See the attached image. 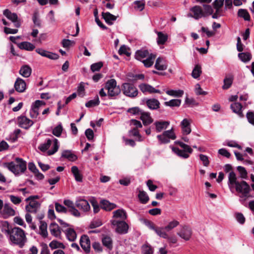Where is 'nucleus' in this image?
Segmentation results:
<instances>
[{"instance_id":"obj_1","label":"nucleus","mask_w":254,"mask_h":254,"mask_svg":"<svg viewBox=\"0 0 254 254\" xmlns=\"http://www.w3.org/2000/svg\"><path fill=\"white\" fill-rule=\"evenodd\" d=\"M4 233L9 235V240L12 244L22 248L27 241L26 234L23 230L19 227H14L11 230H3Z\"/></svg>"},{"instance_id":"obj_2","label":"nucleus","mask_w":254,"mask_h":254,"mask_svg":"<svg viewBox=\"0 0 254 254\" xmlns=\"http://www.w3.org/2000/svg\"><path fill=\"white\" fill-rule=\"evenodd\" d=\"M229 184L231 186H235L236 191L242 193L243 197L248 196L250 187L245 181L239 182L237 181L236 176H229Z\"/></svg>"},{"instance_id":"obj_3","label":"nucleus","mask_w":254,"mask_h":254,"mask_svg":"<svg viewBox=\"0 0 254 254\" xmlns=\"http://www.w3.org/2000/svg\"><path fill=\"white\" fill-rule=\"evenodd\" d=\"M10 171L15 175H18L19 173H23L26 169V162L22 158H16L14 161L4 164Z\"/></svg>"},{"instance_id":"obj_4","label":"nucleus","mask_w":254,"mask_h":254,"mask_svg":"<svg viewBox=\"0 0 254 254\" xmlns=\"http://www.w3.org/2000/svg\"><path fill=\"white\" fill-rule=\"evenodd\" d=\"M105 89L108 90V97L109 99H115L121 91L119 86H117V82L115 79L108 80L105 83Z\"/></svg>"},{"instance_id":"obj_5","label":"nucleus","mask_w":254,"mask_h":254,"mask_svg":"<svg viewBox=\"0 0 254 254\" xmlns=\"http://www.w3.org/2000/svg\"><path fill=\"white\" fill-rule=\"evenodd\" d=\"M176 144L179 145L180 147L183 148V150L180 149L176 147H173L172 151L176 153L179 157L188 158L189 157V154L192 152V148L188 145L185 144L182 141H176L175 142Z\"/></svg>"},{"instance_id":"obj_6","label":"nucleus","mask_w":254,"mask_h":254,"mask_svg":"<svg viewBox=\"0 0 254 254\" xmlns=\"http://www.w3.org/2000/svg\"><path fill=\"white\" fill-rule=\"evenodd\" d=\"M122 89L125 96L131 98L136 97L139 93L135 85L128 82L123 83L122 85Z\"/></svg>"},{"instance_id":"obj_7","label":"nucleus","mask_w":254,"mask_h":254,"mask_svg":"<svg viewBox=\"0 0 254 254\" xmlns=\"http://www.w3.org/2000/svg\"><path fill=\"white\" fill-rule=\"evenodd\" d=\"M111 224L116 226V232L120 234H125L127 233L128 224L124 221L111 220Z\"/></svg>"},{"instance_id":"obj_8","label":"nucleus","mask_w":254,"mask_h":254,"mask_svg":"<svg viewBox=\"0 0 254 254\" xmlns=\"http://www.w3.org/2000/svg\"><path fill=\"white\" fill-rule=\"evenodd\" d=\"M190 12L188 14V16L198 20L201 17H204L203 15V9L199 5H195L190 9Z\"/></svg>"},{"instance_id":"obj_9","label":"nucleus","mask_w":254,"mask_h":254,"mask_svg":"<svg viewBox=\"0 0 254 254\" xmlns=\"http://www.w3.org/2000/svg\"><path fill=\"white\" fill-rule=\"evenodd\" d=\"M80 245L82 249L86 253H89L90 251V240L86 235H83L80 239Z\"/></svg>"},{"instance_id":"obj_10","label":"nucleus","mask_w":254,"mask_h":254,"mask_svg":"<svg viewBox=\"0 0 254 254\" xmlns=\"http://www.w3.org/2000/svg\"><path fill=\"white\" fill-rule=\"evenodd\" d=\"M177 235L185 240L189 241L192 235V231L189 226H184Z\"/></svg>"},{"instance_id":"obj_11","label":"nucleus","mask_w":254,"mask_h":254,"mask_svg":"<svg viewBox=\"0 0 254 254\" xmlns=\"http://www.w3.org/2000/svg\"><path fill=\"white\" fill-rule=\"evenodd\" d=\"M18 125L20 127L28 129L34 124L33 122L25 116H20L17 118Z\"/></svg>"},{"instance_id":"obj_12","label":"nucleus","mask_w":254,"mask_h":254,"mask_svg":"<svg viewBox=\"0 0 254 254\" xmlns=\"http://www.w3.org/2000/svg\"><path fill=\"white\" fill-rule=\"evenodd\" d=\"M29 204L25 206L26 210L29 213H36L40 207V203L37 200H28Z\"/></svg>"},{"instance_id":"obj_13","label":"nucleus","mask_w":254,"mask_h":254,"mask_svg":"<svg viewBox=\"0 0 254 254\" xmlns=\"http://www.w3.org/2000/svg\"><path fill=\"white\" fill-rule=\"evenodd\" d=\"M138 87L140 91L144 94H146V93H160L161 91L159 90H157L155 89L151 85L148 84L147 83H141L138 85Z\"/></svg>"},{"instance_id":"obj_14","label":"nucleus","mask_w":254,"mask_h":254,"mask_svg":"<svg viewBox=\"0 0 254 254\" xmlns=\"http://www.w3.org/2000/svg\"><path fill=\"white\" fill-rule=\"evenodd\" d=\"M146 106L150 110H156L160 108V103L159 101L155 98L145 99Z\"/></svg>"},{"instance_id":"obj_15","label":"nucleus","mask_w":254,"mask_h":254,"mask_svg":"<svg viewBox=\"0 0 254 254\" xmlns=\"http://www.w3.org/2000/svg\"><path fill=\"white\" fill-rule=\"evenodd\" d=\"M49 230L51 235L56 238L61 239V229L55 222L51 223Z\"/></svg>"},{"instance_id":"obj_16","label":"nucleus","mask_w":254,"mask_h":254,"mask_svg":"<svg viewBox=\"0 0 254 254\" xmlns=\"http://www.w3.org/2000/svg\"><path fill=\"white\" fill-rule=\"evenodd\" d=\"M15 214V210L8 204L5 203L4 205L3 209L1 212L3 218L6 219L10 216H14Z\"/></svg>"},{"instance_id":"obj_17","label":"nucleus","mask_w":254,"mask_h":254,"mask_svg":"<svg viewBox=\"0 0 254 254\" xmlns=\"http://www.w3.org/2000/svg\"><path fill=\"white\" fill-rule=\"evenodd\" d=\"M26 84L25 81L19 77L16 79L14 83L15 90L18 92H23L26 89Z\"/></svg>"},{"instance_id":"obj_18","label":"nucleus","mask_w":254,"mask_h":254,"mask_svg":"<svg viewBox=\"0 0 254 254\" xmlns=\"http://www.w3.org/2000/svg\"><path fill=\"white\" fill-rule=\"evenodd\" d=\"M76 206L79 209L82 210L84 212L88 211L90 209L88 202L83 199L77 200L75 202Z\"/></svg>"},{"instance_id":"obj_19","label":"nucleus","mask_w":254,"mask_h":254,"mask_svg":"<svg viewBox=\"0 0 254 254\" xmlns=\"http://www.w3.org/2000/svg\"><path fill=\"white\" fill-rule=\"evenodd\" d=\"M140 119L142 121L143 124L145 126L151 124L153 122V119L150 116V114L144 111L141 113Z\"/></svg>"},{"instance_id":"obj_20","label":"nucleus","mask_w":254,"mask_h":254,"mask_svg":"<svg viewBox=\"0 0 254 254\" xmlns=\"http://www.w3.org/2000/svg\"><path fill=\"white\" fill-rule=\"evenodd\" d=\"M242 105L238 102H235L231 105V109L233 112L237 114L241 118L244 117L242 111Z\"/></svg>"},{"instance_id":"obj_21","label":"nucleus","mask_w":254,"mask_h":254,"mask_svg":"<svg viewBox=\"0 0 254 254\" xmlns=\"http://www.w3.org/2000/svg\"><path fill=\"white\" fill-rule=\"evenodd\" d=\"M181 126L184 134H189L191 132L190 123L188 119H184L181 123Z\"/></svg>"},{"instance_id":"obj_22","label":"nucleus","mask_w":254,"mask_h":254,"mask_svg":"<svg viewBox=\"0 0 254 254\" xmlns=\"http://www.w3.org/2000/svg\"><path fill=\"white\" fill-rule=\"evenodd\" d=\"M102 16L105 22L110 25H112L113 24L112 21L116 20L117 18V16L114 15L109 12H103L102 13Z\"/></svg>"},{"instance_id":"obj_23","label":"nucleus","mask_w":254,"mask_h":254,"mask_svg":"<svg viewBox=\"0 0 254 254\" xmlns=\"http://www.w3.org/2000/svg\"><path fill=\"white\" fill-rule=\"evenodd\" d=\"M61 157L62 158L67 159L70 161H74L77 159L76 155L72 153L71 150H65L63 151Z\"/></svg>"},{"instance_id":"obj_24","label":"nucleus","mask_w":254,"mask_h":254,"mask_svg":"<svg viewBox=\"0 0 254 254\" xmlns=\"http://www.w3.org/2000/svg\"><path fill=\"white\" fill-rule=\"evenodd\" d=\"M117 205L108 200H103L101 201V208L106 211H111L116 208Z\"/></svg>"},{"instance_id":"obj_25","label":"nucleus","mask_w":254,"mask_h":254,"mask_svg":"<svg viewBox=\"0 0 254 254\" xmlns=\"http://www.w3.org/2000/svg\"><path fill=\"white\" fill-rule=\"evenodd\" d=\"M32 72L31 68L28 65L22 66L19 70V73L24 77H28L30 76Z\"/></svg>"},{"instance_id":"obj_26","label":"nucleus","mask_w":254,"mask_h":254,"mask_svg":"<svg viewBox=\"0 0 254 254\" xmlns=\"http://www.w3.org/2000/svg\"><path fill=\"white\" fill-rule=\"evenodd\" d=\"M156 33L158 36V37L157 38V42L158 45H164L168 40V35L167 34H164L162 32H156Z\"/></svg>"},{"instance_id":"obj_27","label":"nucleus","mask_w":254,"mask_h":254,"mask_svg":"<svg viewBox=\"0 0 254 254\" xmlns=\"http://www.w3.org/2000/svg\"><path fill=\"white\" fill-rule=\"evenodd\" d=\"M170 123L168 121H156L154 125L157 132H161L162 130L167 128Z\"/></svg>"},{"instance_id":"obj_28","label":"nucleus","mask_w":254,"mask_h":254,"mask_svg":"<svg viewBox=\"0 0 254 254\" xmlns=\"http://www.w3.org/2000/svg\"><path fill=\"white\" fill-rule=\"evenodd\" d=\"M149 53L147 50H137L135 55V59L137 60L141 61V59L149 56Z\"/></svg>"},{"instance_id":"obj_29","label":"nucleus","mask_w":254,"mask_h":254,"mask_svg":"<svg viewBox=\"0 0 254 254\" xmlns=\"http://www.w3.org/2000/svg\"><path fill=\"white\" fill-rule=\"evenodd\" d=\"M67 239L71 242H73L76 238V233L73 229L68 228L65 231Z\"/></svg>"},{"instance_id":"obj_30","label":"nucleus","mask_w":254,"mask_h":254,"mask_svg":"<svg viewBox=\"0 0 254 254\" xmlns=\"http://www.w3.org/2000/svg\"><path fill=\"white\" fill-rule=\"evenodd\" d=\"M103 245L110 250L113 249V241L112 238L108 236H105L102 239Z\"/></svg>"},{"instance_id":"obj_31","label":"nucleus","mask_w":254,"mask_h":254,"mask_svg":"<svg viewBox=\"0 0 254 254\" xmlns=\"http://www.w3.org/2000/svg\"><path fill=\"white\" fill-rule=\"evenodd\" d=\"M3 14L8 19L11 20L12 22H15L17 21L18 16L16 13H12L9 9H6L3 11Z\"/></svg>"},{"instance_id":"obj_32","label":"nucleus","mask_w":254,"mask_h":254,"mask_svg":"<svg viewBox=\"0 0 254 254\" xmlns=\"http://www.w3.org/2000/svg\"><path fill=\"white\" fill-rule=\"evenodd\" d=\"M40 225L39 229L40 231V234L44 238L48 237V234L47 232V224L46 222L43 221H40Z\"/></svg>"},{"instance_id":"obj_33","label":"nucleus","mask_w":254,"mask_h":254,"mask_svg":"<svg viewBox=\"0 0 254 254\" xmlns=\"http://www.w3.org/2000/svg\"><path fill=\"white\" fill-rule=\"evenodd\" d=\"M19 48L20 49L25 50L29 51H33L35 47V46L28 42H22L18 45Z\"/></svg>"},{"instance_id":"obj_34","label":"nucleus","mask_w":254,"mask_h":254,"mask_svg":"<svg viewBox=\"0 0 254 254\" xmlns=\"http://www.w3.org/2000/svg\"><path fill=\"white\" fill-rule=\"evenodd\" d=\"M156 57V55L153 54H151L148 57L143 61H142V63H143L144 66L146 67H149L151 66L153 63Z\"/></svg>"},{"instance_id":"obj_35","label":"nucleus","mask_w":254,"mask_h":254,"mask_svg":"<svg viewBox=\"0 0 254 254\" xmlns=\"http://www.w3.org/2000/svg\"><path fill=\"white\" fill-rule=\"evenodd\" d=\"M138 197L140 202L142 204H146L149 201V198L146 192L143 190H140Z\"/></svg>"},{"instance_id":"obj_36","label":"nucleus","mask_w":254,"mask_h":254,"mask_svg":"<svg viewBox=\"0 0 254 254\" xmlns=\"http://www.w3.org/2000/svg\"><path fill=\"white\" fill-rule=\"evenodd\" d=\"M163 58L159 57L157 59L155 64V68L159 70H164L167 69V66L165 64H162Z\"/></svg>"},{"instance_id":"obj_37","label":"nucleus","mask_w":254,"mask_h":254,"mask_svg":"<svg viewBox=\"0 0 254 254\" xmlns=\"http://www.w3.org/2000/svg\"><path fill=\"white\" fill-rule=\"evenodd\" d=\"M233 81V76L230 75L229 77H226L224 79V85L222 88L224 90L229 89L232 85Z\"/></svg>"},{"instance_id":"obj_38","label":"nucleus","mask_w":254,"mask_h":254,"mask_svg":"<svg viewBox=\"0 0 254 254\" xmlns=\"http://www.w3.org/2000/svg\"><path fill=\"white\" fill-rule=\"evenodd\" d=\"M181 104L180 99H172L169 101L165 102L164 105L171 107H179Z\"/></svg>"},{"instance_id":"obj_39","label":"nucleus","mask_w":254,"mask_h":254,"mask_svg":"<svg viewBox=\"0 0 254 254\" xmlns=\"http://www.w3.org/2000/svg\"><path fill=\"white\" fill-rule=\"evenodd\" d=\"M239 17L243 18L245 20L249 21L250 20V15L246 9H240L238 11Z\"/></svg>"},{"instance_id":"obj_40","label":"nucleus","mask_w":254,"mask_h":254,"mask_svg":"<svg viewBox=\"0 0 254 254\" xmlns=\"http://www.w3.org/2000/svg\"><path fill=\"white\" fill-rule=\"evenodd\" d=\"M238 57L243 62L246 63L252 59V55L250 53H241L238 54Z\"/></svg>"},{"instance_id":"obj_41","label":"nucleus","mask_w":254,"mask_h":254,"mask_svg":"<svg viewBox=\"0 0 254 254\" xmlns=\"http://www.w3.org/2000/svg\"><path fill=\"white\" fill-rule=\"evenodd\" d=\"M163 230H165L164 227H158L156 226L153 231H154L155 233L160 237L164 239H167L168 234L164 231H163Z\"/></svg>"},{"instance_id":"obj_42","label":"nucleus","mask_w":254,"mask_h":254,"mask_svg":"<svg viewBox=\"0 0 254 254\" xmlns=\"http://www.w3.org/2000/svg\"><path fill=\"white\" fill-rule=\"evenodd\" d=\"M49 247L52 249L57 248L65 249V246L63 243L58 242L57 240L52 241L49 244Z\"/></svg>"},{"instance_id":"obj_43","label":"nucleus","mask_w":254,"mask_h":254,"mask_svg":"<svg viewBox=\"0 0 254 254\" xmlns=\"http://www.w3.org/2000/svg\"><path fill=\"white\" fill-rule=\"evenodd\" d=\"M100 104V101L98 95H97L94 100H91L85 104V106L87 108H91L98 106Z\"/></svg>"},{"instance_id":"obj_44","label":"nucleus","mask_w":254,"mask_h":254,"mask_svg":"<svg viewBox=\"0 0 254 254\" xmlns=\"http://www.w3.org/2000/svg\"><path fill=\"white\" fill-rule=\"evenodd\" d=\"M113 217L115 218H121L123 219H126L127 218L126 213L123 209H118L114 212Z\"/></svg>"},{"instance_id":"obj_45","label":"nucleus","mask_w":254,"mask_h":254,"mask_svg":"<svg viewBox=\"0 0 254 254\" xmlns=\"http://www.w3.org/2000/svg\"><path fill=\"white\" fill-rule=\"evenodd\" d=\"M201 73V67L200 65L197 64L195 66L194 68L193 69L191 75L194 78H197L199 77L200 74Z\"/></svg>"},{"instance_id":"obj_46","label":"nucleus","mask_w":254,"mask_h":254,"mask_svg":"<svg viewBox=\"0 0 254 254\" xmlns=\"http://www.w3.org/2000/svg\"><path fill=\"white\" fill-rule=\"evenodd\" d=\"M204 10H203V17H205L208 15H211L213 13V9L211 6L207 4H203Z\"/></svg>"},{"instance_id":"obj_47","label":"nucleus","mask_w":254,"mask_h":254,"mask_svg":"<svg viewBox=\"0 0 254 254\" xmlns=\"http://www.w3.org/2000/svg\"><path fill=\"white\" fill-rule=\"evenodd\" d=\"M51 144V140L48 139L46 142L42 143L39 146L38 149L42 152H45L49 149Z\"/></svg>"},{"instance_id":"obj_48","label":"nucleus","mask_w":254,"mask_h":254,"mask_svg":"<svg viewBox=\"0 0 254 254\" xmlns=\"http://www.w3.org/2000/svg\"><path fill=\"white\" fill-rule=\"evenodd\" d=\"M180 223L179 221L176 220H174L171 221L169 224L164 227V229L167 231H170L174 228L177 227L179 225Z\"/></svg>"},{"instance_id":"obj_49","label":"nucleus","mask_w":254,"mask_h":254,"mask_svg":"<svg viewBox=\"0 0 254 254\" xmlns=\"http://www.w3.org/2000/svg\"><path fill=\"white\" fill-rule=\"evenodd\" d=\"M129 48H127L125 45H122L120 48L118 53L120 55H125L127 57H129L131 54V53L129 52Z\"/></svg>"},{"instance_id":"obj_50","label":"nucleus","mask_w":254,"mask_h":254,"mask_svg":"<svg viewBox=\"0 0 254 254\" xmlns=\"http://www.w3.org/2000/svg\"><path fill=\"white\" fill-rule=\"evenodd\" d=\"M32 20L35 26L39 28L41 27V20L39 18L38 12L35 11L34 12L32 16Z\"/></svg>"},{"instance_id":"obj_51","label":"nucleus","mask_w":254,"mask_h":254,"mask_svg":"<svg viewBox=\"0 0 254 254\" xmlns=\"http://www.w3.org/2000/svg\"><path fill=\"white\" fill-rule=\"evenodd\" d=\"M127 112L133 115H141V113H143V111L141 110L138 107H134L129 108Z\"/></svg>"},{"instance_id":"obj_52","label":"nucleus","mask_w":254,"mask_h":254,"mask_svg":"<svg viewBox=\"0 0 254 254\" xmlns=\"http://www.w3.org/2000/svg\"><path fill=\"white\" fill-rule=\"evenodd\" d=\"M134 4V8L142 11L145 7V2L144 0H136L133 2Z\"/></svg>"},{"instance_id":"obj_53","label":"nucleus","mask_w":254,"mask_h":254,"mask_svg":"<svg viewBox=\"0 0 254 254\" xmlns=\"http://www.w3.org/2000/svg\"><path fill=\"white\" fill-rule=\"evenodd\" d=\"M166 93L170 96H175V97H181L184 94V91L183 90H170L166 91Z\"/></svg>"},{"instance_id":"obj_54","label":"nucleus","mask_w":254,"mask_h":254,"mask_svg":"<svg viewBox=\"0 0 254 254\" xmlns=\"http://www.w3.org/2000/svg\"><path fill=\"white\" fill-rule=\"evenodd\" d=\"M103 66V63L102 62H99L91 64L90 69L92 72L98 71Z\"/></svg>"},{"instance_id":"obj_55","label":"nucleus","mask_w":254,"mask_h":254,"mask_svg":"<svg viewBox=\"0 0 254 254\" xmlns=\"http://www.w3.org/2000/svg\"><path fill=\"white\" fill-rule=\"evenodd\" d=\"M162 134L170 139H171L174 140L176 138V136L173 128L170 130L164 131Z\"/></svg>"},{"instance_id":"obj_56","label":"nucleus","mask_w":254,"mask_h":254,"mask_svg":"<svg viewBox=\"0 0 254 254\" xmlns=\"http://www.w3.org/2000/svg\"><path fill=\"white\" fill-rule=\"evenodd\" d=\"M159 144H167L170 142V140L167 137L165 136L164 134H159L157 136Z\"/></svg>"},{"instance_id":"obj_57","label":"nucleus","mask_w":254,"mask_h":254,"mask_svg":"<svg viewBox=\"0 0 254 254\" xmlns=\"http://www.w3.org/2000/svg\"><path fill=\"white\" fill-rule=\"evenodd\" d=\"M28 168L31 172L34 174V175H43L42 173H39V170L33 162H30L28 163Z\"/></svg>"},{"instance_id":"obj_58","label":"nucleus","mask_w":254,"mask_h":254,"mask_svg":"<svg viewBox=\"0 0 254 254\" xmlns=\"http://www.w3.org/2000/svg\"><path fill=\"white\" fill-rule=\"evenodd\" d=\"M59 149V144H58V140L57 139L55 138L54 140V145L53 147L52 150H49L48 151V155H52L55 154Z\"/></svg>"},{"instance_id":"obj_59","label":"nucleus","mask_w":254,"mask_h":254,"mask_svg":"<svg viewBox=\"0 0 254 254\" xmlns=\"http://www.w3.org/2000/svg\"><path fill=\"white\" fill-rule=\"evenodd\" d=\"M63 129V128L62 125L60 124L53 129L52 133L54 135L57 137H60L62 134Z\"/></svg>"},{"instance_id":"obj_60","label":"nucleus","mask_w":254,"mask_h":254,"mask_svg":"<svg viewBox=\"0 0 254 254\" xmlns=\"http://www.w3.org/2000/svg\"><path fill=\"white\" fill-rule=\"evenodd\" d=\"M55 209L56 211L58 212L65 213H66L68 210L64 206L61 204L56 202L55 203Z\"/></svg>"},{"instance_id":"obj_61","label":"nucleus","mask_w":254,"mask_h":254,"mask_svg":"<svg viewBox=\"0 0 254 254\" xmlns=\"http://www.w3.org/2000/svg\"><path fill=\"white\" fill-rule=\"evenodd\" d=\"M235 217L237 221L241 224H244L245 222V218L241 212H237L235 214Z\"/></svg>"},{"instance_id":"obj_62","label":"nucleus","mask_w":254,"mask_h":254,"mask_svg":"<svg viewBox=\"0 0 254 254\" xmlns=\"http://www.w3.org/2000/svg\"><path fill=\"white\" fill-rule=\"evenodd\" d=\"M142 249L144 251V254H153V250L151 246L145 244L142 246Z\"/></svg>"},{"instance_id":"obj_63","label":"nucleus","mask_w":254,"mask_h":254,"mask_svg":"<svg viewBox=\"0 0 254 254\" xmlns=\"http://www.w3.org/2000/svg\"><path fill=\"white\" fill-rule=\"evenodd\" d=\"M102 225L101 221L99 219L92 221L89 226L90 229H94L100 227Z\"/></svg>"},{"instance_id":"obj_64","label":"nucleus","mask_w":254,"mask_h":254,"mask_svg":"<svg viewBox=\"0 0 254 254\" xmlns=\"http://www.w3.org/2000/svg\"><path fill=\"white\" fill-rule=\"evenodd\" d=\"M246 117L248 122L254 126V112L252 111H249L246 115Z\"/></svg>"}]
</instances>
